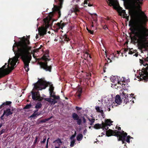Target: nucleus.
Listing matches in <instances>:
<instances>
[{
    "mask_svg": "<svg viewBox=\"0 0 148 148\" xmlns=\"http://www.w3.org/2000/svg\"><path fill=\"white\" fill-rule=\"evenodd\" d=\"M76 109L78 110H80L82 109V108L80 107H78L76 106Z\"/></svg>",
    "mask_w": 148,
    "mask_h": 148,
    "instance_id": "nucleus-41",
    "label": "nucleus"
},
{
    "mask_svg": "<svg viewBox=\"0 0 148 148\" xmlns=\"http://www.w3.org/2000/svg\"><path fill=\"white\" fill-rule=\"evenodd\" d=\"M76 136V132H75V134L73 135H72L70 137V139L71 140H75L74 138Z\"/></svg>",
    "mask_w": 148,
    "mask_h": 148,
    "instance_id": "nucleus-26",
    "label": "nucleus"
},
{
    "mask_svg": "<svg viewBox=\"0 0 148 148\" xmlns=\"http://www.w3.org/2000/svg\"><path fill=\"white\" fill-rule=\"evenodd\" d=\"M108 59L110 61V62H111V60L109 58H108Z\"/></svg>",
    "mask_w": 148,
    "mask_h": 148,
    "instance_id": "nucleus-48",
    "label": "nucleus"
},
{
    "mask_svg": "<svg viewBox=\"0 0 148 148\" xmlns=\"http://www.w3.org/2000/svg\"><path fill=\"white\" fill-rule=\"evenodd\" d=\"M115 56L114 54H111L110 56V57L111 58V59L112 60H115Z\"/></svg>",
    "mask_w": 148,
    "mask_h": 148,
    "instance_id": "nucleus-31",
    "label": "nucleus"
},
{
    "mask_svg": "<svg viewBox=\"0 0 148 148\" xmlns=\"http://www.w3.org/2000/svg\"><path fill=\"white\" fill-rule=\"evenodd\" d=\"M93 26H93V25H92V27H93Z\"/></svg>",
    "mask_w": 148,
    "mask_h": 148,
    "instance_id": "nucleus-53",
    "label": "nucleus"
},
{
    "mask_svg": "<svg viewBox=\"0 0 148 148\" xmlns=\"http://www.w3.org/2000/svg\"><path fill=\"white\" fill-rule=\"evenodd\" d=\"M92 24H93V22H92Z\"/></svg>",
    "mask_w": 148,
    "mask_h": 148,
    "instance_id": "nucleus-56",
    "label": "nucleus"
},
{
    "mask_svg": "<svg viewBox=\"0 0 148 148\" xmlns=\"http://www.w3.org/2000/svg\"><path fill=\"white\" fill-rule=\"evenodd\" d=\"M82 88H81L79 87L78 89L77 92V94L78 93H81L82 92Z\"/></svg>",
    "mask_w": 148,
    "mask_h": 148,
    "instance_id": "nucleus-30",
    "label": "nucleus"
},
{
    "mask_svg": "<svg viewBox=\"0 0 148 148\" xmlns=\"http://www.w3.org/2000/svg\"><path fill=\"white\" fill-rule=\"evenodd\" d=\"M53 143L55 145L57 146L61 145L62 143V142L61 141V140L59 138L54 141Z\"/></svg>",
    "mask_w": 148,
    "mask_h": 148,
    "instance_id": "nucleus-15",
    "label": "nucleus"
},
{
    "mask_svg": "<svg viewBox=\"0 0 148 148\" xmlns=\"http://www.w3.org/2000/svg\"><path fill=\"white\" fill-rule=\"evenodd\" d=\"M83 138V135L81 134H79L76 137V139L78 141H81Z\"/></svg>",
    "mask_w": 148,
    "mask_h": 148,
    "instance_id": "nucleus-17",
    "label": "nucleus"
},
{
    "mask_svg": "<svg viewBox=\"0 0 148 148\" xmlns=\"http://www.w3.org/2000/svg\"><path fill=\"white\" fill-rule=\"evenodd\" d=\"M87 30L91 34H93V32L92 31L89 30L87 28Z\"/></svg>",
    "mask_w": 148,
    "mask_h": 148,
    "instance_id": "nucleus-38",
    "label": "nucleus"
},
{
    "mask_svg": "<svg viewBox=\"0 0 148 148\" xmlns=\"http://www.w3.org/2000/svg\"><path fill=\"white\" fill-rule=\"evenodd\" d=\"M95 22H96V21H96V20H95Z\"/></svg>",
    "mask_w": 148,
    "mask_h": 148,
    "instance_id": "nucleus-58",
    "label": "nucleus"
},
{
    "mask_svg": "<svg viewBox=\"0 0 148 148\" xmlns=\"http://www.w3.org/2000/svg\"><path fill=\"white\" fill-rule=\"evenodd\" d=\"M31 105L30 104L27 105L24 108L25 109H29L31 107Z\"/></svg>",
    "mask_w": 148,
    "mask_h": 148,
    "instance_id": "nucleus-34",
    "label": "nucleus"
},
{
    "mask_svg": "<svg viewBox=\"0 0 148 148\" xmlns=\"http://www.w3.org/2000/svg\"><path fill=\"white\" fill-rule=\"evenodd\" d=\"M5 115L6 116L9 115V108H8L6 110H4L3 113L1 117V120H3L4 119L3 116Z\"/></svg>",
    "mask_w": 148,
    "mask_h": 148,
    "instance_id": "nucleus-14",
    "label": "nucleus"
},
{
    "mask_svg": "<svg viewBox=\"0 0 148 148\" xmlns=\"http://www.w3.org/2000/svg\"><path fill=\"white\" fill-rule=\"evenodd\" d=\"M39 20V19H38L37 20Z\"/></svg>",
    "mask_w": 148,
    "mask_h": 148,
    "instance_id": "nucleus-59",
    "label": "nucleus"
},
{
    "mask_svg": "<svg viewBox=\"0 0 148 148\" xmlns=\"http://www.w3.org/2000/svg\"><path fill=\"white\" fill-rule=\"evenodd\" d=\"M83 122L84 123H85L86 122V119H85L84 118V117H83Z\"/></svg>",
    "mask_w": 148,
    "mask_h": 148,
    "instance_id": "nucleus-47",
    "label": "nucleus"
},
{
    "mask_svg": "<svg viewBox=\"0 0 148 148\" xmlns=\"http://www.w3.org/2000/svg\"><path fill=\"white\" fill-rule=\"evenodd\" d=\"M88 1H87V0H85L84 2V3H82V5H85L86 4V5H88V6H92V5H90L88 3Z\"/></svg>",
    "mask_w": 148,
    "mask_h": 148,
    "instance_id": "nucleus-24",
    "label": "nucleus"
},
{
    "mask_svg": "<svg viewBox=\"0 0 148 148\" xmlns=\"http://www.w3.org/2000/svg\"><path fill=\"white\" fill-rule=\"evenodd\" d=\"M95 109L97 112L100 113L101 115H102L103 114V110L99 107L96 106L95 107Z\"/></svg>",
    "mask_w": 148,
    "mask_h": 148,
    "instance_id": "nucleus-19",
    "label": "nucleus"
},
{
    "mask_svg": "<svg viewBox=\"0 0 148 148\" xmlns=\"http://www.w3.org/2000/svg\"><path fill=\"white\" fill-rule=\"evenodd\" d=\"M88 57L90 58H91L90 56L88 55L87 52H86L84 55V59L86 60L88 58Z\"/></svg>",
    "mask_w": 148,
    "mask_h": 148,
    "instance_id": "nucleus-21",
    "label": "nucleus"
},
{
    "mask_svg": "<svg viewBox=\"0 0 148 148\" xmlns=\"http://www.w3.org/2000/svg\"><path fill=\"white\" fill-rule=\"evenodd\" d=\"M100 135H99V137H100Z\"/></svg>",
    "mask_w": 148,
    "mask_h": 148,
    "instance_id": "nucleus-60",
    "label": "nucleus"
},
{
    "mask_svg": "<svg viewBox=\"0 0 148 148\" xmlns=\"http://www.w3.org/2000/svg\"><path fill=\"white\" fill-rule=\"evenodd\" d=\"M91 127L90 126V127H89V129H91Z\"/></svg>",
    "mask_w": 148,
    "mask_h": 148,
    "instance_id": "nucleus-51",
    "label": "nucleus"
},
{
    "mask_svg": "<svg viewBox=\"0 0 148 148\" xmlns=\"http://www.w3.org/2000/svg\"><path fill=\"white\" fill-rule=\"evenodd\" d=\"M102 134H103V135H104V134H103V133H102Z\"/></svg>",
    "mask_w": 148,
    "mask_h": 148,
    "instance_id": "nucleus-55",
    "label": "nucleus"
},
{
    "mask_svg": "<svg viewBox=\"0 0 148 148\" xmlns=\"http://www.w3.org/2000/svg\"><path fill=\"white\" fill-rule=\"evenodd\" d=\"M64 40L66 41H68L69 40V38H68L66 36H65L64 37Z\"/></svg>",
    "mask_w": 148,
    "mask_h": 148,
    "instance_id": "nucleus-36",
    "label": "nucleus"
},
{
    "mask_svg": "<svg viewBox=\"0 0 148 148\" xmlns=\"http://www.w3.org/2000/svg\"><path fill=\"white\" fill-rule=\"evenodd\" d=\"M2 125L1 124H0V128L2 127Z\"/></svg>",
    "mask_w": 148,
    "mask_h": 148,
    "instance_id": "nucleus-50",
    "label": "nucleus"
},
{
    "mask_svg": "<svg viewBox=\"0 0 148 148\" xmlns=\"http://www.w3.org/2000/svg\"><path fill=\"white\" fill-rule=\"evenodd\" d=\"M10 104L11 103V102H10Z\"/></svg>",
    "mask_w": 148,
    "mask_h": 148,
    "instance_id": "nucleus-54",
    "label": "nucleus"
},
{
    "mask_svg": "<svg viewBox=\"0 0 148 148\" xmlns=\"http://www.w3.org/2000/svg\"><path fill=\"white\" fill-rule=\"evenodd\" d=\"M87 130L86 129H85L83 133L84 134H85L87 132Z\"/></svg>",
    "mask_w": 148,
    "mask_h": 148,
    "instance_id": "nucleus-45",
    "label": "nucleus"
},
{
    "mask_svg": "<svg viewBox=\"0 0 148 148\" xmlns=\"http://www.w3.org/2000/svg\"><path fill=\"white\" fill-rule=\"evenodd\" d=\"M75 140H71L70 144V146L71 147H73L74 146L75 144Z\"/></svg>",
    "mask_w": 148,
    "mask_h": 148,
    "instance_id": "nucleus-27",
    "label": "nucleus"
},
{
    "mask_svg": "<svg viewBox=\"0 0 148 148\" xmlns=\"http://www.w3.org/2000/svg\"><path fill=\"white\" fill-rule=\"evenodd\" d=\"M120 130L121 128L119 127L118 128V131L115 130L113 131L109 129L106 132V136H109L111 135H114L118 137V140L122 141L123 143H124L125 141L128 143H130V140L132 139V137L129 136H127V134L126 133L124 132L123 131L120 132Z\"/></svg>",
    "mask_w": 148,
    "mask_h": 148,
    "instance_id": "nucleus-5",
    "label": "nucleus"
},
{
    "mask_svg": "<svg viewBox=\"0 0 148 148\" xmlns=\"http://www.w3.org/2000/svg\"><path fill=\"white\" fill-rule=\"evenodd\" d=\"M72 116L73 119L75 120H77L79 119V117L75 113L73 114Z\"/></svg>",
    "mask_w": 148,
    "mask_h": 148,
    "instance_id": "nucleus-20",
    "label": "nucleus"
},
{
    "mask_svg": "<svg viewBox=\"0 0 148 148\" xmlns=\"http://www.w3.org/2000/svg\"><path fill=\"white\" fill-rule=\"evenodd\" d=\"M62 21H61L60 23H57L58 26L59 28H61L62 29L63 27L64 26L65 24L64 23H62Z\"/></svg>",
    "mask_w": 148,
    "mask_h": 148,
    "instance_id": "nucleus-18",
    "label": "nucleus"
},
{
    "mask_svg": "<svg viewBox=\"0 0 148 148\" xmlns=\"http://www.w3.org/2000/svg\"><path fill=\"white\" fill-rule=\"evenodd\" d=\"M137 56V55H136V56Z\"/></svg>",
    "mask_w": 148,
    "mask_h": 148,
    "instance_id": "nucleus-57",
    "label": "nucleus"
},
{
    "mask_svg": "<svg viewBox=\"0 0 148 148\" xmlns=\"http://www.w3.org/2000/svg\"><path fill=\"white\" fill-rule=\"evenodd\" d=\"M122 100L121 99V97L119 95H116L115 100V103L114 104V106H117L118 105H120L122 102Z\"/></svg>",
    "mask_w": 148,
    "mask_h": 148,
    "instance_id": "nucleus-13",
    "label": "nucleus"
},
{
    "mask_svg": "<svg viewBox=\"0 0 148 148\" xmlns=\"http://www.w3.org/2000/svg\"><path fill=\"white\" fill-rule=\"evenodd\" d=\"M32 98L33 100H41V97H40L38 92H34L33 91H32Z\"/></svg>",
    "mask_w": 148,
    "mask_h": 148,
    "instance_id": "nucleus-11",
    "label": "nucleus"
},
{
    "mask_svg": "<svg viewBox=\"0 0 148 148\" xmlns=\"http://www.w3.org/2000/svg\"><path fill=\"white\" fill-rule=\"evenodd\" d=\"M55 148H59L58 147H55Z\"/></svg>",
    "mask_w": 148,
    "mask_h": 148,
    "instance_id": "nucleus-52",
    "label": "nucleus"
},
{
    "mask_svg": "<svg viewBox=\"0 0 148 148\" xmlns=\"http://www.w3.org/2000/svg\"><path fill=\"white\" fill-rule=\"evenodd\" d=\"M53 16V13L50 12L48 16L44 19L43 25L38 28L40 36H43L46 34L47 29L51 26V18Z\"/></svg>",
    "mask_w": 148,
    "mask_h": 148,
    "instance_id": "nucleus-6",
    "label": "nucleus"
},
{
    "mask_svg": "<svg viewBox=\"0 0 148 148\" xmlns=\"http://www.w3.org/2000/svg\"><path fill=\"white\" fill-rule=\"evenodd\" d=\"M112 122L110 119H107L106 120L105 123L103 122L101 124H96L94 126V127L96 129H99L102 128L103 130L104 129L106 130L108 129V126H110L112 125Z\"/></svg>",
    "mask_w": 148,
    "mask_h": 148,
    "instance_id": "nucleus-7",
    "label": "nucleus"
},
{
    "mask_svg": "<svg viewBox=\"0 0 148 148\" xmlns=\"http://www.w3.org/2000/svg\"><path fill=\"white\" fill-rule=\"evenodd\" d=\"M42 59L43 60L45 61L49 60V59L47 57V56H44L43 57H42Z\"/></svg>",
    "mask_w": 148,
    "mask_h": 148,
    "instance_id": "nucleus-29",
    "label": "nucleus"
},
{
    "mask_svg": "<svg viewBox=\"0 0 148 148\" xmlns=\"http://www.w3.org/2000/svg\"><path fill=\"white\" fill-rule=\"evenodd\" d=\"M52 117H53V116H51L50 118L41 120L40 122H42V123H45V122H46V121L49 120L51 119Z\"/></svg>",
    "mask_w": 148,
    "mask_h": 148,
    "instance_id": "nucleus-23",
    "label": "nucleus"
},
{
    "mask_svg": "<svg viewBox=\"0 0 148 148\" xmlns=\"http://www.w3.org/2000/svg\"><path fill=\"white\" fill-rule=\"evenodd\" d=\"M49 138L47 139V145H46V148H47L48 147V140L49 139Z\"/></svg>",
    "mask_w": 148,
    "mask_h": 148,
    "instance_id": "nucleus-40",
    "label": "nucleus"
},
{
    "mask_svg": "<svg viewBox=\"0 0 148 148\" xmlns=\"http://www.w3.org/2000/svg\"><path fill=\"white\" fill-rule=\"evenodd\" d=\"M38 110H37V111L34 112V114L32 115L30 117H34V116H35L36 115H39V114H36V112Z\"/></svg>",
    "mask_w": 148,
    "mask_h": 148,
    "instance_id": "nucleus-28",
    "label": "nucleus"
},
{
    "mask_svg": "<svg viewBox=\"0 0 148 148\" xmlns=\"http://www.w3.org/2000/svg\"><path fill=\"white\" fill-rule=\"evenodd\" d=\"M77 123L79 125H80L81 123V120L80 119H79L78 120H77Z\"/></svg>",
    "mask_w": 148,
    "mask_h": 148,
    "instance_id": "nucleus-35",
    "label": "nucleus"
},
{
    "mask_svg": "<svg viewBox=\"0 0 148 148\" xmlns=\"http://www.w3.org/2000/svg\"><path fill=\"white\" fill-rule=\"evenodd\" d=\"M39 35L36 34V40H38L39 39Z\"/></svg>",
    "mask_w": 148,
    "mask_h": 148,
    "instance_id": "nucleus-44",
    "label": "nucleus"
},
{
    "mask_svg": "<svg viewBox=\"0 0 148 148\" xmlns=\"http://www.w3.org/2000/svg\"><path fill=\"white\" fill-rule=\"evenodd\" d=\"M19 39V41L18 43H15L13 47L15 56L11 59L10 58V72L14 69L20 56L24 63L25 70L27 72L29 70V64L32 58L29 52L31 48L28 45L29 40L25 37Z\"/></svg>",
    "mask_w": 148,
    "mask_h": 148,
    "instance_id": "nucleus-2",
    "label": "nucleus"
},
{
    "mask_svg": "<svg viewBox=\"0 0 148 148\" xmlns=\"http://www.w3.org/2000/svg\"><path fill=\"white\" fill-rule=\"evenodd\" d=\"M134 50L132 49H130V51L129 52V53L130 54H132L134 53Z\"/></svg>",
    "mask_w": 148,
    "mask_h": 148,
    "instance_id": "nucleus-33",
    "label": "nucleus"
},
{
    "mask_svg": "<svg viewBox=\"0 0 148 148\" xmlns=\"http://www.w3.org/2000/svg\"><path fill=\"white\" fill-rule=\"evenodd\" d=\"M78 11V9H76L75 10V11Z\"/></svg>",
    "mask_w": 148,
    "mask_h": 148,
    "instance_id": "nucleus-49",
    "label": "nucleus"
},
{
    "mask_svg": "<svg viewBox=\"0 0 148 148\" xmlns=\"http://www.w3.org/2000/svg\"><path fill=\"white\" fill-rule=\"evenodd\" d=\"M81 93H78L77 94V93H76V95H77V96L79 97L80 96H81Z\"/></svg>",
    "mask_w": 148,
    "mask_h": 148,
    "instance_id": "nucleus-42",
    "label": "nucleus"
},
{
    "mask_svg": "<svg viewBox=\"0 0 148 148\" xmlns=\"http://www.w3.org/2000/svg\"><path fill=\"white\" fill-rule=\"evenodd\" d=\"M42 105L41 103H37L35 106V108L36 109H39L41 107Z\"/></svg>",
    "mask_w": 148,
    "mask_h": 148,
    "instance_id": "nucleus-25",
    "label": "nucleus"
},
{
    "mask_svg": "<svg viewBox=\"0 0 148 148\" xmlns=\"http://www.w3.org/2000/svg\"><path fill=\"white\" fill-rule=\"evenodd\" d=\"M37 140H38V137H36V138L34 142V143H36L37 142Z\"/></svg>",
    "mask_w": 148,
    "mask_h": 148,
    "instance_id": "nucleus-43",
    "label": "nucleus"
},
{
    "mask_svg": "<svg viewBox=\"0 0 148 148\" xmlns=\"http://www.w3.org/2000/svg\"><path fill=\"white\" fill-rule=\"evenodd\" d=\"M103 28L105 29H108L107 27L106 26H103Z\"/></svg>",
    "mask_w": 148,
    "mask_h": 148,
    "instance_id": "nucleus-46",
    "label": "nucleus"
},
{
    "mask_svg": "<svg viewBox=\"0 0 148 148\" xmlns=\"http://www.w3.org/2000/svg\"><path fill=\"white\" fill-rule=\"evenodd\" d=\"M58 5H54V7L53 8V11H57L60 16V9L62 8V5L63 3V0H58Z\"/></svg>",
    "mask_w": 148,
    "mask_h": 148,
    "instance_id": "nucleus-10",
    "label": "nucleus"
},
{
    "mask_svg": "<svg viewBox=\"0 0 148 148\" xmlns=\"http://www.w3.org/2000/svg\"><path fill=\"white\" fill-rule=\"evenodd\" d=\"M89 121L91 122L90 125H92V124H93V123L94 122H95V119H89Z\"/></svg>",
    "mask_w": 148,
    "mask_h": 148,
    "instance_id": "nucleus-32",
    "label": "nucleus"
},
{
    "mask_svg": "<svg viewBox=\"0 0 148 148\" xmlns=\"http://www.w3.org/2000/svg\"><path fill=\"white\" fill-rule=\"evenodd\" d=\"M40 64L41 67L46 70V71H48L50 72L51 71V67L50 66H48L47 63L43 62H40Z\"/></svg>",
    "mask_w": 148,
    "mask_h": 148,
    "instance_id": "nucleus-12",
    "label": "nucleus"
},
{
    "mask_svg": "<svg viewBox=\"0 0 148 148\" xmlns=\"http://www.w3.org/2000/svg\"><path fill=\"white\" fill-rule=\"evenodd\" d=\"M103 102L105 104L108 108H113L114 106V104H115L113 102V98L111 96H108L104 97L103 99Z\"/></svg>",
    "mask_w": 148,
    "mask_h": 148,
    "instance_id": "nucleus-8",
    "label": "nucleus"
},
{
    "mask_svg": "<svg viewBox=\"0 0 148 148\" xmlns=\"http://www.w3.org/2000/svg\"><path fill=\"white\" fill-rule=\"evenodd\" d=\"M110 5H112L116 9L119 14L128 20L129 17L126 14L125 11L122 10L116 0H108ZM143 0H127L132 8L133 15L132 19L129 22V25L131 26V31L134 34L133 38L135 42H137L142 45H144L147 42L148 38V29H147L143 24L147 21V16L144 14L140 15L139 13L141 11L140 4L142 3Z\"/></svg>",
    "mask_w": 148,
    "mask_h": 148,
    "instance_id": "nucleus-1",
    "label": "nucleus"
},
{
    "mask_svg": "<svg viewBox=\"0 0 148 148\" xmlns=\"http://www.w3.org/2000/svg\"><path fill=\"white\" fill-rule=\"evenodd\" d=\"M7 65V64L5 63L4 65L0 68V78L9 74V59L8 61L7 67L6 66Z\"/></svg>",
    "mask_w": 148,
    "mask_h": 148,
    "instance_id": "nucleus-9",
    "label": "nucleus"
},
{
    "mask_svg": "<svg viewBox=\"0 0 148 148\" xmlns=\"http://www.w3.org/2000/svg\"><path fill=\"white\" fill-rule=\"evenodd\" d=\"M10 114H12L13 113L15 112L16 111V109L15 108H13V107H11L10 106Z\"/></svg>",
    "mask_w": 148,
    "mask_h": 148,
    "instance_id": "nucleus-22",
    "label": "nucleus"
},
{
    "mask_svg": "<svg viewBox=\"0 0 148 148\" xmlns=\"http://www.w3.org/2000/svg\"><path fill=\"white\" fill-rule=\"evenodd\" d=\"M110 79L111 81L113 83L112 87L115 88H122L123 89L120 91V96L123 97L124 99V102L127 103L128 102H130V103H134V99L132 96L130 95L129 97L127 93L128 90L127 83L128 81L124 77H121L118 76L111 77Z\"/></svg>",
    "mask_w": 148,
    "mask_h": 148,
    "instance_id": "nucleus-3",
    "label": "nucleus"
},
{
    "mask_svg": "<svg viewBox=\"0 0 148 148\" xmlns=\"http://www.w3.org/2000/svg\"><path fill=\"white\" fill-rule=\"evenodd\" d=\"M8 105H9V101H7L5 103L4 102L0 106V109L6 107Z\"/></svg>",
    "mask_w": 148,
    "mask_h": 148,
    "instance_id": "nucleus-16",
    "label": "nucleus"
},
{
    "mask_svg": "<svg viewBox=\"0 0 148 148\" xmlns=\"http://www.w3.org/2000/svg\"><path fill=\"white\" fill-rule=\"evenodd\" d=\"M46 138H44L43 140L42 141H41V143H45V141H46Z\"/></svg>",
    "mask_w": 148,
    "mask_h": 148,
    "instance_id": "nucleus-39",
    "label": "nucleus"
},
{
    "mask_svg": "<svg viewBox=\"0 0 148 148\" xmlns=\"http://www.w3.org/2000/svg\"><path fill=\"white\" fill-rule=\"evenodd\" d=\"M5 132V130L4 129H2L1 131H0V135L2 134Z\"/></svg>",
    "mask_w": 148,
    "mask_h": 148,
    "instance_id": "nucleus-37",
    "label": "nucleus"
},
{
    "mask_svg": "<svg viewBox=\"0 0 148 148\" xmlns=\"http://www.w3.org/2000/svg\"><path fill=\"white\" fill-rule=\"evenodd\" d=\"M48 84L50 86L49 91L50 97H53V99L46 98L45 100L51 104H54L57 102L56 99H59L60 97L59 96H56L55 95V93L53 91L54 88L51 83H47L44 79H40L38 80L36 84L34 85L35 89L38 90H41L45 88Z\"/></svg>",
    "mask_w": 148,
    "mask_h": 148,
    "instance_id": "nucleus-4",
    "label": "nucleus"
}]
</instances>
